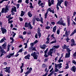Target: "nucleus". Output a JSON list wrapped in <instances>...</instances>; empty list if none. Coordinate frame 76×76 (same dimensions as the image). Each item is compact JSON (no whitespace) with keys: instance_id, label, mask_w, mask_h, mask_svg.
Returning <instances> with one entry per match:
<instances>
[{"instance_id":"nucleus-1","label":"nucleus","mask_w":76,"mask_h":76,"mask_svg":"<svg viewBox=\"0 0 76 76\" xmlns=\"http://www.w3.org/2000/svg\"><path fill=\"white\" fill-rule=\"evenodd\" d=\"M6 44V43H5L2 45V47L1 46H0V51L1 53L0 57H2L3 56H4V54L6 53V52H5L4 50H3L4 49L6 48V47H7Z\"/></svg>"},{"instance_id":"nucleus-20","label":"nucleus","mask_w":76,"mask_h":76,"mask_svg":"<svg viewBox=\"0 0 76 76\" xmlns=\"http://www.w3.org/2000/svg\"><path fill=\"white\" fill-rule=\"evenodd\" d=\"M64 4L66 7H67V5L69 4V2L67 1H64Z\"/></svg>"},{"instance_id":"nucleus-30","label":"nucleus","mask_w":76,"mask_h":76,"mask_svg":"<svg viewBox=\"0 0 76 76\" xmlns=\"http://www.w3.org/2000/svg\"><path fill=\"white\" fill-rule=\"evenodd\" d=\"M37 21H40L42 23H43V20H42V19H36Z\"/></svg>"},{"instance_id":"nucleus-18","label":"nucleus","mask_w":76,"mask_h":76,"mask_svg":"<svg viewBox=\"0 0 76 76\" xmlns=\"http://www.w3.org/2000/svg\"><path fill=\"white\" fill-rule=\"evenodd\" d=\"M27 15L29 18H31L32 16V14L31 13H30L29 12L28 13Z\"/></svg>"},{"instance_id":"nucleus-15","label":"nucleus","mask_w":76,"mask_h":76,"mask_svg":"<svg viewBox=\"0 0 76 76\" xmlns=\"http://www.w3.org/2000/svg\"><path fill=\"white\" fill-rule=\"evenodd\" d=\"M46 45H45L43 44L42 46V45H40V47L41 49H45V47Z\"/></svg>"},{"instance_id":"nucleus-61","label":"nucleus","mask_w":76,"mask_h":76,"mask_svg":"<svg viewBox=\"0 0 76 76\" xmlns=\"http://www.w3.org/2000/svg\"><path fill=\"white\" fill-rule=\"evenodd\" d=\"M22 0H18V2L19 3H22Z\"/></svg>"},{"instance_id":"nucleus-55","label":"nucleus","mask_w":76,"mask_h":76,"mask_svg":"<svg viewBox=\"0 0 76 76\" xmlns=\"http://www.w3.org/2000/svg\"><path fill=\"white\" fill-rule=\"evenodd\" d=\"M29 0H26L25 2L26 3H27V4H28V3H29V1H28Z\"/></svg>"},{"instance_id":"nucleus-63","label":"nucleus","mask_w":76,"mask_h":76,"mask_svg":"<svg viewBox=\"0 0 76 76\" xmlns=\"http://www.w3.org/2000/svg\"><path fill=\"white\" fill-rule=\"evenodd\" d=\"M32 70V68H30L28 70V71L31 72V71Z\"/></svg>"},{"instance_id":"nucleus-12","label":"nucleus","mask_w":76,"mask_h":76,"mask_svg":"<svg viewBox=\"0 0 76 76\" xmlns=\"http://www.w3.org/2000/svg\"><path fill=\"white\" fill-rule=\"evenodd\" d=\"M71 46L73 47L75 45V41L74 39H72L71 40Z\"/></svg>"},{"instance_id":"nucleus-22","label":"nucleus","mask_w":76,"mask_h":76,"mask_svg":"<svg viewBox=\"0 0 76 76\" xmlns=\"http://www.w3.org/2000/svg\"><path fill=\"white\" fill-rule=\"evenodd\" d=\"M56 27H57V26H56L53 28V32H56V29H57V28H56Z\"/></svg>"},{"instance_id":"nucleus-43","label":"nucleus","mask_w":76,"mask_h":76,"mask_svg":"<svg viewBox=\"0 0 76 76\" xmlns=\"http://www.w3.org/2000/svg\"><path fill=\"white\" fill-rule=\"evenodd\" d=\"M41 3H42V1H41V0H39V1L38 2V5H39Z\"/></svg>"},{"instance_id":"nucleus-24","label":"nucleus","mask_w":76,"mask_h":76,"mask_svg":"<svg viewBox=\"0 0 76 76\" xmlns=\"http://www.w3.org/2000/svg\"><path fill=\"white\" fill-rule=\"evenodd\" d=\"M69 47V46H67L66 45H64V46H63L64 49H66L67 48Z\"/></svg>"},{"instance_id":"nucleus-47","label":"nucleus","mask_w":76,"mask_h":76,"mask_svg":"<svg viewBox=\"0 0 76 76\" xmlns=\"http://www.w3.org/2000/svg\"><path fill=\"white\" fill-rule=\"evenodd\" d=\"M53 72H52L50 73V74L48 75V76H51V75H53Z\"/></svg>"},{"instance_id":"nucleus-28","label":"nucleus","mask_w":76,"mask_h":76,"mask_svg":"<svg viewBox=\"0 0 76 76\" xmlns=\"http://www.w3.org/2000/svg\"><path fill=\"white\" fill-rule=\"evenodd\" d=\"M24 15H25V12H23V11H22L20 16H23Z\"/></svg>"},{"instance_id":"nucleus-52","label":"nucleus","mask_w":76,"mask_h":76,"mask_svg":"<svg viewBox=\"0 0 76 76\" xmlns=\"http://www.w3.org/2000/svg\"><path fill=\"white\" fill-rule=\"evenodd\" d=\"M13 35L12 36V37H15V35H16V33H15L14 32H13Z\"/></svg>"},{"instance_id":"nucleus-8","label":"nucleus","mask_w":76,"mask_h":76,"mask_svg":"<svg viewBox=\"0 0 76 76\" xmlns=\"http://www.w3.org/2000/svg\"><path fill=\"white\" fill-rule=\"evenodd\" d=\"M70 34V31L66 30L65 33L66 37H69V35Z\"/></svg>"},{"instance_id":"nucleus-37","label":"nucleus","mask_w":76,"mask_h":76,"mask_svg":"<svg viewBox=\"0 0 76 76\" xmlns=\"http://www.w3.org/2000/svg\"><path fill=\"white\" fill-rule=\"evenodd\" d=\"M35 44L34 43V42H33V43H30V45L31 47H33V46H34V45H35Z\"/></svg>"},{"instance_id":"nucleus-32","label":"nucleus","mask_w":76,"mask_h":76,"mask_svg":"<svg viewBox=\"0 0 76 76\" xmlns=\"http://www.w3.org/2000/svg\"><path fill=\"white\" fill-rule=\"evenodd\" d=\"M55 41H53L50 42L51 44H53L54 43H56V42H57V39H55Z\"/></svg>"},{"instance_id":"nucleus-51","label":"nucleus","mask_w":76,"mask_h":76,"mask_svg":"<svg viewBox=\"0 0 76 76\" xmlns=\"http://www.w3.org/2000/svg\"><path fill=\"white\" fill-rule=\"evenodd\" d=\"M51 38H53L54 39H55V37H54V34H53L52 35H51Z\"/></svg>"},{"instance_id":"nucleus-50","label":"nucleus","mask_w":76,"mask_h":76,"mask_svg":"<svg viewBox=\"0 0 76 76\" xmlns=\"http://www.w3.org/2000/svg\"><path fill=\"white\" fill-rule=\"evenodd\" d=\"M45 72H47V73L48 72V70H47V68H46L45 69Z\"/></svg>"},{"instance_id":"nucleus-58","label":"nucleus","mask_w":76,"mask_h":76,"mask_svg":"<svg viewBox=\"0 0 76 76\" xmlns=\"http://www.w3.org/2000/svg\"><path fill=\"white\" fill-rule=\"evenodd\" d=\"M46 29H50V26H47L46 27Z\"/></svg>"},{"instance_id":"nucleus-54","label":"nucleus","mask_w":76,"mask_h":76,"mask_svg":"<svg viewBox=\"0 0 76 76\" xmlns=\"http://www.w3.org/2000/svg\"><path fill=\"white\" fill-rule=\"evenodd\" d=\"M31 73L30 71H27L26 72V75H28V74H29V73Z\"/></svg>"},{"instance_id":"nucleus-31","label":"nucleus","mask_w":76,"mask_h":76,"mask_svg":"<svg viewBox=\"0 0 76 76\" xmlns=\"http://www.w3.org/2000/svg\"><path fill=\"white\" fill-rule=\"evenodd\" d=\"M37 33L39 37L40 38L41 37V33H40V32H39H39H37Z\"/></svg>"},{"instance_id":"nucleus-62","label":"nucleus","mask_w":76,"mask_h":76,"mask_svg":"<svg viewBox=\"0 0 76 76\" xmlns=\"http://www.w3.org/2000/svg\"><path fill=\"white\" fill-rule=\"evenodd\" d=\"M48 10H49V11H50V12H51V11L52 10H51V9L50 8H48Z\"/></svg>"},{"instance_id":"nucleus-56","label":"nucleus","mask_w":76,"mask_h":76,"mask_svg":"<svg viewBox=\"0 0 76 76\" xmlns=\"http://www.w3.org/2000/svg\"><path fill=\"white\" fill-rule=\"evenodd\" d=\"M14 54H15V53L14 52L10 54V56L11 57V56H13V55H14Z\"/></svg>"},{"instance_id":"nucleus-23","label":"nucleus","mask_w":76,"mask_h":76,"mask_svg":"<svg viewBox=\"0 0 76 76\" xmlns=\"http://www.w3.org/2000/svg\"><path fill=\"white\" fill-rule=\"evenodd\" d=\"M12 11H14L15 12H16V7H14L12 8Z\"/></svg>"},{"instance_id":"nucleus-57","label":"nucleus","mask_w":76,"mask_h":76,"mask_svg":"<svg viewBox=\"0 0 76 76\" xmlns=\"http://www.w3.org/2000/svg\"><path fill=\"white\" fill-rule=\"evenodd\" d=\"M38 41L37 40H36L35 41L34 43V44H37V43H38Z\"/></svg>"},{"instance_id":"nucleus-49","label":"nucleus","mask_w":76,"mask_h":76,"mask_svg":"<svg viewBox=\"0 0 76 76\" xmlns=\"http://www.w3.org/2000/svg\"><path fill=\"white\" fill-rule=\"evenodd\" d=\"M4 8H3L2 10L1 13H4Z\"/></svg>"},{"instance_id":"nucleus-3","label":"nucleus","mask_w":76,"mask_h":76,"mask_svg":"<svg viewBox=\"0 0 76 76\" xmlns=\"http://www.w3.org/2000/svg\"><path fill=\"white\" fill-rule=\"evenodd\" d=\"M25 27L26 28H28V27H29L30 29H32L33 28V27L32 26V25L31 24V23L29 22L28 23L27 22H26L25 23Z\"/></svg>"},{"instance_id":"nucleus-25","label":"nucleus","mask_w":76,"mask_h":76,"mask_svg":"<svg viewBox=\"0 0 76 76\" xmlns=\"http://www.w3.org/2000/svg\"><path fill=\"white\" fill-rule=\"evenodd\" d=\"M6 18H7L9 19H12V18H13V17H11L10 15H8V17L7 16Z\"/></svg>"},{"instance_id":"nucleus-14","label":"nucleus","mask_w":76,"mask_h":76,"mask_svg":"<svg viewBox=\"0 0 76 76\" xmlns=\"http://www.w3.org/2000/svg\"><path fill=\"white\" fill-rule=\"evenodd\" d=\"M70 53L69 52H68V53H66L65 55V58H69V57H70Z\"/></svg>"},{"instance_id":"nucleus-33","label":"nucleus","mask_w":76,"mask_h":76,"mask_svg":"<svg viewBox=\"0 0 76 76\" xmlns=\"http://www.w3.org/2000/svg\"><path fill=\"white\" fill-rule=\"evenodd\" d=\"M47 67V65L45 64H43L42 66V67L45 68Z\"/></svg>"},{"instance_id":"nucleus-45","label":"nucleus","mask_w":76,"mask_h":76,"mask_svg":"<svg viewBox=\"0 0 76 76\" xmlns=\"http://www.w3.org/2000/svg\"><path fill=\"white\" fill-rule=\"evenodd\" d=\"M19 6H20V4H17L16 6L17 9H18V8H19Z\"/></svg>"},{"instance_id":"nucleus-46","label":"nucleus","mask_w":76,"mask_h":76,"mask_svg":"<svg viewBox=\"0 0 76 76\" xmlns=\"http://www.w3.org/2000/svg\"><path fill=\"white\" fill-rule=\"evenodd\" d=\"M8 23H12V22H13V20H11L10 21V20H8Z\"/></svg>"},{"instance_id":"nucleus-59","label":"nucleus","mask_w":76,"mask_h":76,"mask_svg":"<svg viewBox=\"0 0 76 76\" xmlns=\"http://www.w3.org/2000/svg\"><path fill=\"white\" fill-rule=\"evenodd\" d=\"M37 36H38V34H37V33H36L35 36L36 38H38V37H37Z\"/></svg>"},{"instance_id":"nucleus-60","label":"nucleus","mask_w":76,"mask_h":76,"mask_svg":"<svg viewBox=\"0 0 76 76\" xmlns=\"http://www.w3.org/2000/svg\"><path fill=\"white\" fill-rule=\"evenodd\" d=\"M57 34H58V35H59V34H60V30H57Z\"/></svg>"},{"instance_id":"nucleus-4","label":"nucleus","mask_w":76,"mask_h":76,"mask_svg":"<svg viewBox=\"0 0 76 76\" xmlns=\"http://www.w3.org/2000/svg\"><path fill=\"white\" fill-rule=\"evenodd\" d=\"M37 53H36L35 52H34L33 53L31 54V56H33L34 59L37 60L38 57V56L37 55Z\"/></svg>"},{"instance_id":"nucleus-10","label":"nucleus","mask_w":76,"mask_h":76,"mask_svg":"<svg viewBox=\"0 0 76 76\" xmlns=\"http://www.w3.org/2000/svg\"><path fill=\"white\" fill-rule=\"evenodd\" d=\"M1 31H2V34H4V33H6L7 31V30H6V29L3 27H1Z\"/></svg>"},{"instance_id":"nucleus-36","label":"nucleus","mask_w":76,"mask_h":76,"mask_svg":"<svg viewBox=\"0 0 76 76\" xmlns=\"http://www.w3.org/2000/svg\"><path fill=\"white\" fill-rule=\"evenodd\" d=\"M32 50L35 51H37V50H36V48L35 47H34V48H32Z\"/></svg>"},{"instance_id":"nucleus-64","label":"nucleus","mask_w":76,"mask_h":76,"mask_svg":"<svg viewBox=\"0 0 76 76\" xmlns=\"http://www.w3.org/2000/svg\"><path fill=\"white\" fill-rule=\"evenodd\" d=\"M73 56H76V52H75L73 54Z\"/></svg>"},{"instance_id":"nucleus-16","label":"nucleus","mask_w":76,"mask_h":76,"mask_svg":"<svg viewBox=\"0 0 76 76\" xmlns=\"http://www.w3.org/2000/svg\"><path fill=\"white\" fill-rule=\"evenodd\" d=\"M30 56H31L30 55L28 54L24 58H25V59H28V60H29V59H30V58H29V57H30Z\"/></svg>"},{"instance_id":"nucleus-6","label":"nucleus","mask_w":76,"mask_h":76,"mask_svg":"<svg viewBox=\"0 0 76 76\" xmlns=\"http://www.w3.org/2000/svg\"><path fill=\"white\" fill-rule=\"evenodd\" d=\"M58 1V3H57V4L56 5V6H58H58H60V7H61V3H62V2H63V0H57Z\"/></svg>"},{"instance_id":"nucleus-9","label":"nucleus","mask_w":76,"mask_h":76,"mask_svg":"<svg viewBox=\"0 0 76 76\" xmlns=\"http://www.w3.org/2000/svg\"><path fill=\"white\" fill-rule=\"evenodd\" d=\"M53 49H51L50 50V51L49 52H48V56H52V54H53Z\"/></svg>"},{"instance_id":"nucleus-40","label":"nucleus","mask_w":76,"mask_h":76,"mask_svg":"<svg viewBox=\"0 0 76 76\" xmlns=\"http://www.w3.org/2000/svg\"><path fill=\"white\" fill-rule=\"evenodd\" d=\"M11 57L10 56V55H8L7 56H6V58H10Z\"/></svg>"},{"instance_id":"nucleus-53","label":"nucleus","mask_w":76,"mask_h":76,"mask_svg":"<svg viewBox=\"0 0 76 76\" xmlns=\"http://www.w3.org/2000/svg\"><path fill=\"white\" fill-rule=\"evenodd\" d=\"M72 63H73L74 64H76V62L74 60L72 61Z\"/></svg>"},{"instance_id":"nucleus-11","label":"nucleus","mask_w":76,"mask_h":76,"mask_svg":"<svg viewBox=\"0 0 76 76\" xmlns=\"http://www.w3.org/2000/svg\"><path fill=\"white\" fill-rule=\"evenodd\" d=\"M10 67H9L7 69H6L5 70V72H7L8 73H10Z\"/></svg>"},{"instance_id":"nucleus-35","label":"nucleus","mask_w":76,"mask_h":76,"mask_svg":"<svg viewBox=\"0 0 76 76\" xmlns=\"http://www.w3.org/2000/svg\"><path fill=\"white\" fill-rule=\"evenodd\" d=\"M23 50V48H21V49L19 50V51H18L17 52V53H22V52Z\"/></svg>"},{"instance_id":"nucleus-39","label":"nucleus","mask_w":76,"mask_h":76,"mask_svg":"<svg viewBox=\"0 0 76 76\" xmlns=\"http://www.w3.org/2000/svg\"><path fill=\"white\" fill-rule=\"evenodd\" d=\"M70 40V39H69L68 37H67V38L66 39V41H67V42H69V41Z\"/></svg>"},{"instance_id":"nucleus-21","label":"nucleus","mask_w":76,"mask_h":76,"mask_svg":"<svg viewBox=\"0 0 76 76\" xmlns=\"http://www.w3.org/2000/svg\"><path fill=\"white\" fill-rule=\"evenodd\" d=\"M9 10L8 8V7L6 6L5 8L4 9V12L5 13H7V11Z\"/></svg>"},{"instance_id":"nucleus-34","label":"nucleus","mask_w":76,"mask_h":76,"mask_svg":"<svg viewBox=\"0 0 76 76\" xmlns=\"http://www.w3.org/2000/svg\"><path fill=\"white\" fill-rule=\"evenodd\" d=\"M67 51L68 52V53H69V52H70L71 51V50H70V49H69V48H67L66 49Z\"/></svg>"},{"instance_id":"nucleus-38","label":"nucleus","mask_w":76,"mask_h":76,"mask_svg":"<svg viewBox=\"0 0 76 76\" xmlns=\"http://www.w3.org/2000/svg\"><path fill=\"white\" fill-rule=\"evenodd\" d=\"M58 69H57V68H55V70L54 71V72H58Z\"/></svg>"},{"instance_id":"nucleus-19","label":"nucleus","mask_w":76,"mask_h":76,"mask_svg":"<svg viewBox=\"0 0 76 76\" xmlns=\"http://www.w3.org/2000/svg\"><path fill=\"white\" fill-rule=\"evenodd\" d=\"M75 33H76V29L75 30L73 31L70 34V37L72 36L73 35H74Z\"/></svg>"},{"instance_id":"nucleus-48","label":"nucleus","mask_w":76,"mask_h":76,"mask_svg":"<svg viewBox=\"0 0 76 76\" xmlns=\"http://www.w3.org/2000/svg\"><path fill=\"white\" fill-rule=\"evenodd\" d=\"M48 48L44 52H45V54H47V51H48Z\"/></svg>"},{"instance_id":"nucleus-17","label":"nucleus","mask_w":76,"mask_h":76,"mask_svg":"<svg viewBox=\"0 0 76 76\" xmlns=\"http://www.w3.org/2000/svg\"><path fill=\"white\" fill-rule=\"evenodd\" d=\"M5 40H6V38L5 37H3V39H1L0 41V43H2L3 42H4Z\"/></svg>"},{"instance_id":"nucleus-41","label":"nucleus","mask_w":76,"mask_h":76,"mask_svg":"<svg viewBox=\"0 0 76 76\" xmlns=\"http://www.w3.org/2000/svg\"><path fill=\"white\" fill-rule=\"evenodd\" d=\"M10 39H11V40H12V42H13V41H14V39H13V38L10 37Z\"/></svg>"},{"instance_id":"nucleus-44","label":"nucleus","mask_w":76,"mask_h":76,"mask_svg":"<svg viewBox=\"0 0 76 76\" xmlns=\"http://www.w3.org/2000/svg\"><path fill=\"white\" fill-rule=\"evenodd\" d=\"M67 22L68 25V26H69L70 25V20H68Z\"/></svg>"},{"instance_id":"nucleus-7","label":"nucleus","mask_w":76,"mask_h":76,"mask_svg":"<svg viewBox=\"0 0 76 76\" xmlns=\"http://www.w3.org/2000/svg\"><path fill=\"white\" fill-rule=\"evenodd\" d=\"M54 0H48V4L49 6H51L52 4H54Z\"/></svg>"},{"instance_id":"nucleus-29","label":"nucleus","mask_w":76,"mask_h":76,"mask_svg":"<svg viewBox=\"0 0 76 76\" xmlns=\"http://www.w3.org/2000/svg\"><path fill=\"white\" fill-rule=\"evenodd\" d=\"M32 22L33 25L34 26L35 25V20H32Z\"/></svg>"},{"instance_id":"nucleus-26","label":"nucleus","mask_w":76,"mask_h":76,"mask_svg":"<svg viewBox=\"0 0 76 76\" xmlns=\"http://www.w3.org/2000/svg\"><path fill=\"white\" fill-rule=\"evenodd\" d=\"M30 5H31L30 6H29V7L30 8V9H31V8H34V7L32 6V4L31 3V2L29 3Z\"/></svg>"},{"instance_id":"nucleus-13","label":"nucleus","mask_w":76,"mask_h":76,"mask_svg":"<svg viewBox=\"0 0 76 76\" xmlns=\"http://www.w3.org/2000/svg\"><path fill=\"white\" fill-rule=\"evenodd\" d=\"M48 10H46V12L45 15V18L47 19V17L48 16Z\"/></svg>"},{"instance_id":"nucleus-42","label":"nucleus","mask_w":76,"mask_h":76,"mask_svg":"<svg viewBox=\"0 0 76 76\" xmlns=\"http://www.w3.org/2000/svg\"><path fill=\"white\" fill-rule=\"evenodd\" d=\"M66 66L65 67V69H69V65H68V64H66Z\"/></svg>"},{"instance_id":"nucleus-2","label":"nucleus","mask_w":76,"mask_h":76,"mask_svg":"<svg viewBox=\"0 0 76 76\" xmlns=\"http://www.w3.org/2000/svg\"><path fill=\"white\" fill-rule=\"evenodd\" d=\"M63 20H60L59 21L56 22L57 24L58 25H62L63 26H66V23H64Z\"/></svg>"},{"instance_id":"nucleus-27","label":"nucleus","mask_w":76,"mask_h":76,"mask_svg":"<svg viewBox=\"0 0 76 76\" xmlns=\"http://www.w3.org/2000/svg\"><path fill=\"white\" fill-rule=\"evenodd\" d=\"M60 46L59 45H57V46H53V49H55V48H59Z\"/></svg>"},{"instance_id":"nucleus-5","label":"nucleus","mask_w":76,"mask_h":76,"mask_svg":"<svg viewBox=\"0 0 76 76\" xmlns=\"http://www.w3.org/2000/svg\"><path fill=\"white\" fill-rule=\"evenodd\" d=\"M61 65H62V64L61 63L57 64L55 63V67H56L55 68H58V69H60V68H61Z\"/></svg>"}]
</instances>
